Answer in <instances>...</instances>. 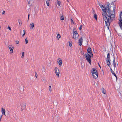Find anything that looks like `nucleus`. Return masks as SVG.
I'll return each instance as SVG.
<instances>
[{
  "label": "nucleus",
  "instance_id": "nucleus-28",
  "mask_svg": "<svg viewBox=\"0 0 122 122\" xmlns=\"http://www.w3.org/2000/svg\"><path fill=\"white\" fill-rule=\"evenodd\" d=\"M42 80L43 81H45L46 80V78L44 76H43L42 78Z\"/></svg>",
  "mask_w": 122,
  "mask_h": 122
},
{
  "label": "nucleus",
  "instance_id": "nucleus-5",
  "mask_svg": "<svg viewBox=\"0 0 122 122\" xmlns=\"http://www.w3.org/2000/svg\"><path fill=\"white\" fill-rule=\"evenodd\" d=\"M53 120L55 122H57L58 121L59 119V115L58 114H56L54 116H53Z\"/></svg>",
  "mask_w": 122,
  "mask_h": 122
},
{
  "label": "nucleus",
  "instance_id": "nucleus-40",
  "mask_svg": "<svg viewBox=\"0 0 122 122\" xmlns=\"http://www.w3.org/2000/svg\"><path fill=\"white\" fill-rule=\"evenodd\" d=\"M15 42L17 44H18L19 43V41L18 40H16L15 41Z\"/></svg>",
  "mask_w": 122,
  "mask_h": 122
},
{
  "label": "nucleus",
  "instance_id": "nucleus-22",
  "mask_svg": "<svg viewBox=\"0 0 122 122\" xmlns=\"http://www.w3.org/2000/svg\"><path fill=\"white\" fill-rule=\"evenodd\" d=\"M102 92L104 94H106V90L104 88H102Z\"/></svg>",
  "mask_w": 122,
  "mask_h": 122
},
{
  "label": "nucleus",
  "instance_id": "nucleus-43",
  "mask_svg": "<svg viewBox=\"0 0 122 122\" xmlns=\"http://www.w3.org/2000/svg\"><path fill=\"white\" fill-rule=\"evenodd\" d=\"M5 13V11H3L2 13V15H4Z\"/></svg>",
  "mask_w": 122,
  "mask_h": 122
},
{
  "label": "nucleus",
  "instance_id": "nucleus-10",
  "mask_svg": "<svg viewBox=\"0 0 122 122\" xmlns=\"http://www.w3.org/2000/svg\"><path fill=\"white\" fill-rule=\"evenodd\" d=\"M60 14V17L61 20H64V16L63 15V13L62 12H59Z\"/></svg>",
  "mask_w": 122,
  "mask_h": 122
},
{
  "label": "nucleus",
  "instance_id": "nucleus-4",
  "mask_svg": "<svg viewBox=\"0 0 122 122\" xmlns=\"http://www.w3.org/2000/svg\"><path fill=\"white\" fill-rule=\"evenodd\" d=\"M106 61H107V64L109 67H110V66L111 65L110 61L111 60L110 57V54L108 53L107 54V56L106 58Z\"/></svg>",
  "mask_w": 122,
  "mask_h": 122
},
{
  "label": "nucleus",
  "instance_id": "nucleus-15",
  "mask_svg": "<svg viewBox=\"0 0 122 122\" xmlns=\"http://www.w3.org/2000/svg\"><path fill=\"white\" fill-rule=\"evenodd\" d=\"M87 51L88 53L89 54L92 52V49L90 47H88Z\"/></svg>",
  "mask_w": 122,
  "mask_h": 122
},
{
  "label": "nucleus",
  "instance_id": "nucleus-14",
  "mask_svg": "<svg viewBox=\"0 0 122 122\" xmlns=\"http://www.w3.org/2000/svg\"><path fill=\"white\" fill-rule=\"evenodd\" d=\"M57 62L59 64V65L60 67L61 66L62 64V61L61 59H60L57 61Z\"/></svg>",
  "mask_w": 122,
  "mask_h": 122
},
{
  "label": "nucleus",
  "instance_id": "nucleus-46",
  "mask_svg": "<svg viewBox=\"0 0 122 122\" xmlns=\"http://www.w3.org/2000/svg\"><path fill=\"white\" fill-rule=\"evenodd\" d=\"M110 71H111V72H112V71H113V70L112 69V68L110 67Z\"/></svg>",
  "mask_w": 122,
  "mask_h": 122
},
{
  "label": "nucleus",
  "instance_id": "nucleus-47",
  "mask_svg": "<svg viewBox=\"0 0 122 122\" xmlns=\"http://www.w3.org/2000/svg\"><path fill=\"white\" fill-rule=\"evenodd\" d=\"M109 108H108L110 110H111V108L110 107V105H109Z\"/></svg>",
  "mask_w": 122,
  "mask_h": 122
},
{
  "label": "nucleus",
  "instance_id": "nucleus-44",
  "mask_svg": "<svg viewBox=\"0 0 122 122\" xmlns=\"http://www.w3.org/2000/svg\"><path fill=\"white\" fill-rule=\"evenodd\" d=\"M92 13L94 14V15L95 13H95V11L94 10H93Z\"/></svg>",
  "mask_w": 122,
  "mask_h": 122
},
{
  "label": "nucleus",
  "instance_id": "nucleus-57",
  "mask_svg": "<svg viewBox=\"0 0 122 122\" xmlns=\"http://www.w3.org/2000/svg\"><path fill=\"white\" fill-rule=\"evenodd\" d=\"M117 62H118V63H117V64L118 65V61H117Z\"/></svg>",
  "mask_w": 122,
  "mask_h": 122
},
{
  "label": "nucleus",
  "instance_id": "nucleus-7",
  "mask_svg": "<svg viewBox=\"0 0 122 122\" xmlns=\"http://www.w3.org/2000/svg\"><path fill=\"white\" fill-rule=\"evenodd\" d=\"M55 73L56 74L57 76L59 77L60 73L59 69L57 67H55Z\"/></svg>",
  "mask_w": 122,
  "mask_h": 122
},
{
  "label": "nucleus",
  "instance_id": "nucleus-33",
  "mask_svg": "<svg viewBox=\"0 0 122 122\" xmlns=\"http://www.w3.org/2000/svg\"><path fill=\"white\" fill-rule=\"evenodd\" d=\"M7 28L9 30H10V31H11V28L10 27V26H8V27H7Z\"/></svg>",
  "mask_w": 122,
  "mask_h": 122
},
{
  "label": "nucleus",
  "instance_id": "nucleus-11",
  "mask_svg": "<svg viewBox=\"0 0 122 122\" xmlns=\"http://www.w3.org/2000/svg\"><path fill=\"white\" fill-rule=\"evenodd\" d=\"M78 42L79 43V45L80 46L81 45L83 42V39L82 37H81L78 40Z\"/></svg>",
  "mask_w": 122,
  "mask_h": 122
},
{
  "label": "nucleus",
  "instance_id": "nucleus-8",
  "mask_svg": "<svg viewBox=\"0 0 122 122\" xmlns=\"http://www.w3.org/2000/svg\"><path fill=\"white\" fill-rule=\"evenodd\" d=\"M73 35L74 36H73L72 38L74 39H76V38H78L79 36V35L77 33H74L73 31Z\"/></svg>",
  "mask_w": 122,
  "mask_h": 122
},
{
  "label": "nucleus",
  "instance_id": "nucleus-42",
  "mask_svg": "<svg viewBox=\"0 0 122 122\" xmlns=\"http://www.w3.org/2000/svg\"><path fill=\"white\" fill-rule=\"evenodd\" d=\"M30 16V14H28V21L29 19V18Z\"/></svg>",
  "mask_w": 122,
  "mask_h": 122
},
{
  "label": "nucleus",
  "instance_id": "nucleus-27",
  "mask_svg": "<svg viewBox=\"0 0 122 122\" xmlns=\"http://www.w3.org/2000/svg\"><path fill=\"white\" fill-rule=\"evenodd\" d=\"M25 44H27L28 43V40L27 39V38L25 39Z\"/></svg>",
  "mask_w": 122,
  "mask_h": 122
},
{
  "label": "nucleus",
  "instance_id": "nucleus-32",
  "mask_svg": "<svg viewBox=\"0 0 122 122\" xmlns=\"http://www.w3.org/2000/svg\"><path fill=\"white\" fill-rule=\"evenodd\" d=\"M24 52H23L22 53V55L21 56V58H24Z\"/></svg>",
  "mask_w": 122,
  "mask_h": 122
},
{
  "label": "nucleus",
  "instance_id": "nucleus-24",
  "mask_svg": "<svg viewBox=\"0 0 122 122\" xmlns=\"http://www.w3.org/2000/svg\"><path fill=\"white\" fill-rule=\"evenodd\" d=\"M69 45L70 47H71L72 45V42L71 41H69Z\"/></svg>",
  "mask_w": 122,
  "mask_h": 122
},
{
  "label": "nucleus",
  "instance_id": "nucleus-17",
  "mask_svg": "<svg viewBox=\"0 0 122 122\" xmlns=\"http://www.w3.org/2000/svg\"><path fill=\"white\" fill-rule=\"evenodd\" d=\"M2 112L3 114L5 116V111L3 108H1Z\"/></svg>",
  "mask_w": 122,
  "mask_h": 122
},
{
  "label": "nucleus",
  "instance_id": "nucleus-39",
  "mask_svg": "<svg viewBox=\"0 0 122 122\" xmlns=\"http://www.w3.org/2000/svg\"><path fill=\"white\" fill-rule=\"evenodd\" d=\"M81 53L83 55H84L86 56V55H85V54H84V52L83 53L82 51H81Z\"/></svg>",
  "mask_w": 122,
  "mask_h": 122
},
{
  "label": "nucleus",
  "instance_id": "nucleus-20",
  "mask_svg": "<svg viewBox=\"0 0 122 122\" xmlns=\"http://www.w3.org/2000/svg\"><path fill=\"white\" fill-rule=\"evenodd\" d=\"M94 18L97 21V14L96 13H95L94 15Z\"/></svg>",
  "mask_w": 122,
  "mask_h": 122
},
{
  "label": "nucleus",
  "instance_id": "nucleus-35",
  "mask_svg": "<svg viewBox=\"0 0 122 122\" xmlns=\"http://www.w3.org/2000/svg\"><path fill=\"white\" fill-rule=\"evenodd\" d=\"M25 62L26 63H27L28 62V60H27V58H25Z\"/></svg>",
  "mask_w": 122,
  "mask_h": 122
},
{
  "label": "nucleus",
  "instance_id": "nucleus-58",
  "mask_svg": "<svg viewBox=\"0 0 122 122\" xmlns=\"http://www.w3.org/2000/svg\"><path fill=\"white\" fill-rule=\"evenodd\" d=\"M43 68L44 69H45V68H44V67H43Z\"/></svg>",
  "mask_w": 122,
  "mask_h": 122
},
{
  "label": "nucleus",
  "instance_id": "nucleus-59",
  "mask_svg": "<svg viewBox=\"0 0 122 122\" xmlns=\"http://www.w3.org/2000/svg\"><path fill=\"white\" fill-rule=\"evenodd\" d=\"M92 9H93V8H92Z\"/></svg>",
  "mask_w": 122,
  "mask_h": 122
},
{
  "label": "nucleus",
  "instance_id": "nucleus-49",
  "mask_svg": "<svg viewBox=\"0 0 122 122\" xmlns=\"http://www.w3.org/2000/svg\"><path fill=\"white\" fill-rule=\"evenodd\" d=\"M30 1H29L28 2V4H30Z\"/></svg>",
  "mask_w": 122,
  "mask_h": 122
},
{
  "label": "nucleus",
  "instance_id": "nucleus-6",
  "mask_svg": "<svg viewBox=\"0 0 122 122\" xmlns=\"http://www.w3.org/2000/svg\"><path fill=\"white\" fill-rule=\"evenodd\" d=\"M8 47L9 49L10 50V53H13V50L14 47L12 45H10Z\"/></svg>",
  "mask_w": 122,
  "mask_h": 122
},
{
  "label": "nucleus",
  "instance_id": "nucleus-37",
  "mask_svg": "<svg viewBox=\"0 0 122 122\" xmlns=\"http://www.w3.org/2000/svg\"><path fill=\"white\" fill-rule=\"evenodd\" d=\"M49 90L51 92V90H51V86H49Z\"/></svg>",
  "mask_w": 122,
  "mask_h": 122
},
{
  "label": "nucleus",
  "instance_id": "nucleus-30",
  "mask_svg": "<svg viewBox=\"0 0 122 122\" xmlns=\"http://www.w3.org/2000/svg\"><path fill=\"white\" fill-rule=\"evenodd\" d=\"M82 25H80V26L79 29L80 31L81 30L82 28Z\"/></svg>",
  "mask_w": 122,
  "mask_h": 122
},
{
  "label": "nucleus",
  "instance_id": "nucleus-45",
  "mask_svg": "<svg viewBox=\"0 0 122 122\" xmlns=\"http://www.w3.org/2000/svg\"><path fill=\"white\" fill-rule=\"evenodd\" d=\"M2 115H1L0 116V121H1V119L2 117Z\"/></svg>",
  "mask_w": 122,
  "mask_h": 122
},
{
  "label": "nucleus",
  "instance_id": "nucleus-55",
  "mask_svg": "<svg viewBox=\"0 0 122 122\" xmlns=\"http://www.w3.org/2000/svg\"><path fill=\"white\" fill-rule=\"evenodd\" d=\"M47 0L48 1H50V0Z\"/></svg>",
  "mask_w": 122,
  "mask_h": 122
},
{
  "label": "nucleus",
  "instance_id": "nucleus-3",
  "mask_svg": "<svg viewBox=\"0 0 122 122\" xmlns=\"http://www.w3.org/2000/svg\"><path fill=\"white\" fill-rule=\"evenodd\" d=\"M91 73L94 78L96 79L98 77V72L95 68H92L91 70Z\"/></svg>",
  "mask_w": 122,
  "mask_h": 122
},
{
  "label": "nucleus",
  "instance_id": "nucleus-38",
  "mask_svg": "<svg viewBox=\"0 0 122 122\" xmlns=\"http://www.w3.org/2000/svg\"><path fill=\"white\" fill-rule=\"evenodd\" d=\"M37 76H38L37 74V73H36V72H35V77L36 78H37Z\"/></svg>",
  "mask_w": 122,
  "mask_h": 122
},
{
  "label": "nucleus",
  "instance_id": "nucleus-48",
  "mask_svg": "<svg viewBox=\"0 0 122 122\" xmlns=\"http://www.w3.org/2000/svg\"><path fill=\"white\" fill-rule=\"evenodd\" d=\"M98 64L99 66L100 67V68H101V66H100V64H99V63H98Z\"/></svg>",
  "mask_w": 122,
  "mask_h": 122
},
{
  "label": "nucleus",
  "instance_id": "nucleus-31",
  "mask_svg": "<svg viewBox=\"0 0 122 122\" xmlns=\"http://www.w3.org/2000/svg\"><path fill=\"white\" fill-rule=\"evenodd\" d=\"M115 76H117L116 74L114 73V72L113 71H112V72H111Z\"/></svg>",
  "mask_w": 122,
  "mask_h": 122
},
{
  "label": "nucleus",
  "instance_id": "nucleus-36",
  "mask_svg": "<svg viewBox=\"0 0 122 122\" xmlns=\"http://www.w3.org/2000/svg\"><path fill=\"white\" fill-rule=\"evenodd\" d=\"M71 23L74 24V22L72 19H71Z\"/></svg>",
  "mask_w": 122,
  "mask_h": 122
},
{
  "label": "nucleus",
  "instance_id": "nucleus-23",
  "mask_svg": "<svg viewBox=\"0 0 122 122\" xmlns=\"http://www.w3.org/2000/svg\"><path fill=\"white\" fill-rule=\"evenodd\" d=\"M23 34L22 36L23 37H24V36L25 34H26V31L25 29H23Z\"/></svg>",
  "mask_w": 122,
  "mask_h": 122
},
{
  "label": "nucleus",
  "instance_id": "nucleus-13",
  "mask_svg": "<svg viewBox=\"0 0 122 122\" xmlns=\"http://www.w3.org/2000/svg\"><path fill=\"white\" fill-rule=\"evenodd\" d=\"M113 57L114 58V59L113 60V66H114V69H115V68L116 67V63L115 61V56H114V55H113Z\"/></svg>",
  "mask_w": 122,
  "mask_h": 122
},
{
  "label": "nucleus",
  "instance_id": "nucleus-25",
  "mask_svg": "<svg viewBox=\"0 0 122 122\" xmlns=\"http://www.w3.org/2000/svg\"><path fill=\"white\" fill-rule=\"evenodd\" d=\"M73 31L74 32V33H77V31L76 29V28H73Z\"/></svg>",
  "mask_w": 122,
  "mask_h": 122
},
{
  "label": "nucleus",
  "instance_id": "nucleus-52",
  "mask_svg": "<svg viewBox=\"0 0 122 122\" xmlns=\"http://www.w3.org/2000/svg\"><path fill=\"white\" fill-rule=\"evenodd\" d=\"M8 1H11V0H9V1H8Z\"/></svg>",
  "mask_w": 122,
  "mask_h": 122
},
{
  "label": "nucleus",
  "instance_id": "nucleus-18",
  "mask_svg": "<svg viewBox=\"0 0 122 122\" xmlns=\"http://www.w3.org/2000/svg\"><path fill=\"white\" fill-rule=\"evenodd\" d=\"M20 90V91H23L24 90V86H20L19 88Z\"/></svg>",
  "mask_w": 122,
  "mask_h": 122
},
{
  "label": "nucleus",
  "instance_id": "nucleus-19",
  "mask_svg": "<svg viewBox=\"0 0 122 122\" xmlns=\"http://www.w3.org/2000/svg\"><path fill=\"white\" fill-rule=\"evenodd\" d=\"M121 29L122 28V21H120L118 23Z\"/></svg>",
  "mask_w": 122,
  "mask_h": 122
},
{
  "label": "nucleus",
  "instance_id": "nucleus-1",
  "mask_svg": "<svg viewBox=\"0 0 122 122\" xmlns=\"http://www.w3.org/2000/svg\"><path fill=\"white\" fill-rule=\"evenodd\" d=\"M115 2V1H114L111 3V4L113 5V10H111V6L109 2H106V7L104 5L100 4L99 3V5L103 11L102 12V14L103 19L105 22L106 26L107 27L108 29H109V26L110 25V23L115 19L116 5L114 4V2Z\"/></svg>",
  "mask_w": 122,
  "mask_h": 122
},
{
  "label": "nucleus",
  "instance_id": "nucleus-2",
  "mask_svg": "<svg viewBox=\"0 0 122 122\" xmlns=\"http://www.w3.org/2000/svg\"><path fill=\"white\" fill-rule=\"evenodd\" d=\"M85 55H86L85 57L86 60L89 63L90 65H91L92 64L91 59L92 58V57H93V55L92 52L90 54L87 53L86 54H85Z\"/></svg>",
  "mask_w": 122,
  "mask_h": 122
},
{
  "label": "nucleus",
  "instance_id": "nucleus-21",
  "mask_svg": "<svg viewBox=\"0 0 122 122\" xmlns=\"http://www.w3.org/2000/svg\"><path fill=\"white\" fill-rule=\"evenodd\" d=\"M18 21L19 23V25H20V26H21L22 23L21 20L20 19H18Z\"/></svg>",
  "mask_w": 122,
  "mask_h": 122
},
{
  "label": "nucleus",
  "instance_id": "nucleus-29",
  "mask_svg": "<svg viewBox=\"0 0 122 122\" xmlns=\"http://www.w3.org/2000/svg\"><path fill=\"white\" fill-rule=\"evenodd\" d=\"M49 1L47 0L46 1V3L47 4V5L48 6H49Z\"/></svg>",
  "mask_w": 122,
  "mask_h": 122
},
{
  "label": "nucleus",
  "instance_id": "nucleus-50",
  "mask_svg": "<svg viewBox=\"0 0 122 122\" xmlns=\"http://www.w3.org/2000/svg\"><path fill=\"white\" fill-rule=\"evenodd\" d=\"M112 52L113 51V50H112Z\"/></svg>",
  "mask_w": 122,
  "mask_h": 122
},
{
  "label": "nucleus",
  "instance_id": "nucleus-51",
  "mask_svg": "<svg viewBox=\"0 0 122 122\" xmlns=\"http://www.w3.org/2000/svg\"><path fill=\"white\" fill-rule=\"evenodd\" d=\"M102 71H103V73H104V72H103V69H102Z\"/></svg>",
  "mask_w": 122,
  "mask_h": 122
},
{
  "label": "nucleus",
  "instance_id": "nucleus-54",
  "mask_svg": "<svg viewBox=\"0 0 122 122\" xmlns=\"http://www.w3.org/2000/svg\"><path fill=\"white\" fill-rule=\"evenodd\" d=\"M81 67H82V68L83 69V67L82 66H81Z\"/></svg>",
  "mask_w": 122,
  "mask_h": 122
},
{
  "label": "nucleus",
  "instance_id": "nucleus-53",
  "mask_svg": "<svg viewBox=\"0 0 122 122\" xmlns=\"http://www.w3.org/2000/svg\"><path fill=\"white\" fill-rule=\"evenodd\" d=\"M68 2H69L68 0H66Z\"/></svg>",
  "mask_w": 122,
  "mask_h": 122
},
{
  "label": "nucleus",
  "instance_id": "nucleus-34",
  "mask_svg": "<svg viewBox=\"0 0 122 122\" xmlns=\"http://www.w3.org/2000/svg\"><path fill=\"white\" fill-rule=\"evenodd\" d=\"M60 3H61V2L60 1H58V2H57V4H58V6H60Z\"/></svg>",
  "mask_w": 122,
  "mask_h": 122
},
{
  "label": "nucleus",
  "instance_id": "nucleus-26",
  "mask_svg": "<svg viewBox=\"0 0 122 122\" xmlns=\"http://www.w3.org/2000/svg\"><path fill=\"white\" fill-rule=\"evenodd\" d=\"M61 37V36L59 34H58L57 36V39L58 40Z\"/></svg>",
  "mask_w": 122,
  "mask_h": 122
},
{
  "label": "nucleus",
  "instance_id": "nucleus-16",
  "mask_svg": "<svg viewBox=\"0 0 122 122\" xmlns=\"http://www.w3.org/2000/svg\"><path fill=\"white\" fill-rule=\"evenodd\" d=\"M34 26V24L33 23H31L30 25V29H32Z\"/></svg>",
  "mask_w": 122,
  "mask_h": 122
},
{
  "label": "nucleus",
  "instance_id": "nucleus-41",
  "mask_svg": "<svg viewBox=\"0 0 122 122\" xmlns=\"http://www.w3.org/2000/svg\"><path fill=\"white\" fill-rule=\"evenodd\" d=\"M115 77L116 78V81H117V79H118L117 77V76H115Z\"/></svg>",
  "mask_w": 122,
  "mask_h": 122
},
{
  "label": "nucleus",
  "instance_id": "nucleus-56",
  "mask_svg": "<svg viewBox=\"0 0 122 122\" xmlns=\"http://www.w3.org/2000/svg\"><path fill=\"white\" fill-rule=\"evenodd\" d=\"M21 31H22V30L20 31V34L21 33Z\"/></svg>",
  "mask_w": 122,
  "mask_h": 122
},
{
  "label": "nucleus",
  "instance_id": "nucleus-9",
  "mask_svg": "<svg viewBox=\"0 0 122 122\" xmlns=\"http://www.w3.org/2000/svg\"><path fill=\"white\" fill-rule=\"evenodd\" d=\"M22 108L21 109V111H22L24 109H25L26 108V104L25 103H23L21 105Z\"/></svg>",
  "mask_w": 122,
  "mask_h": 122
},
{
  "label": "nucleus",
  "instance_id": "nucleus-12",
  "mask_svg": "<svg viewBox=\"0 0 122 122\" xmlns=\"http://www.w3.org/2000/svg\"><path fill=\"white\" fill-rule=\"evenodd\" d=\"M119 17L120 19H119V21H122V12L121 11L119 14Z\"/></svg>",
  "mask_w": 122,
  "mask_h": 122
}]
</instances>
